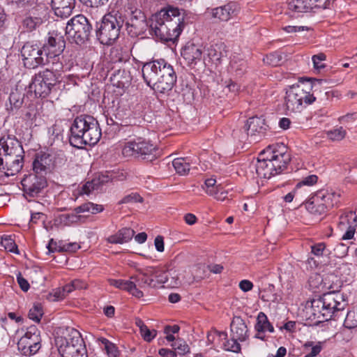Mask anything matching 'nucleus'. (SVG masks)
<instances>
[{
	"instance_id": "f257e3e1",
	"label": "nucleus",
	"mask_w": 357,
	"mask_h": 357,
	"mask_svg": "<svg viewBox=\"0 0 357 357\" xmlns=\"http://www.w3.org/2000/svg\"><path fill=\"white\" fill-rule=\"evenodd\" d=\"M187 23L184 10L169 6L150 18V34L162 41L174 42Z\"/></svg>"
},
{
	"instance_id": "f03ea898",
	"label": "nucleus",
	"mask_w": 357,
	"mask_h": 357,
	"mask_svg": "<svg viewBox=\"0 0 357 357\" xmlns=\"http://www.w3.org/2000/svg\"><path fill=\"white\" fill-rule=\"evenodd\" d=\"M142 71L146 84L158 93L169 92L176 82L173 66L163 59L144 63Z\"/></svg>"
},
{
	"instance_id": "7ed1b4c3",
	"label": "nucleus",
	"mask_w": 357,
	"mask_h": 357,
	"mask_svg": "<svg viewBox=\"0 0 357 357\" xmlns=\"http://www.w3.org/2000/svg\"><path fill=\"white\" fill-rule=\"evenodd\" d=\"M98 121L90 115L77 116L70 126L69 142L71 146L82 149L86 145L96 144L101 137Z\"/></svg>"
},
{
	"instance_id": "20e7f679",
	"label": "nucleus",
	"mask_w": 357,
	"mask_h": 357,
	"mask_svg": "<svg viewBox=\"0 0 357 357\" xmlns=\"http://www.w3.org/2000/svg\"><path fill=\"white\" fill-rule=\"evenodd\" d=\"M340 287L339 285H330L328 288L331 292L307 301L305 306L307 319L321 323L331 319L335 311L342 310L343 307L334 294L339 291Z\"/></svg>"
},
{
	"instance_id": "39448f33",
	"label": "nucleus",
	"mask_w": 357,
	"mask_h": 357,
	"mask_svg": "<svg viewBox=\"0 0 357 357\" xmlns=\"http://www.w3.org/2000/svg\"><path fill=\"white\" fill-rule=\"evenodd\" d=\"M321 82L322 80L316 79L312 82L310 84V88L312 90V93L300 84H294L289 86L286 90L284 97L285 109L291 113L300 112L304 108L305 105L313 103L317 99L315 93Z\"/></svg>"
},
{
	"instance_id": "423d86ee",
	"label": "nucleus",
	"mask_w": 357,
	"mask_h": 357,
	"mask_svg": "<svg viewBox=\"0 0 357 357\" xmlns=\"http://www.w3.org/2000/svg\"><path fill=\"white\" fill-rule=\"evenodd\" d=\"M125 21L126 16L120 11L112 10L105 14L96 30L100 43L107 45H112L119 38Z\"/></svg>"
},
{
	"instance_id": "0eeeda50",
	"label": "nucleus",
	"mask_w": 357,
	"mask_h": 357,
	"mask_svg": "<svg viewBox=\"0 0 357 357\" xmlns=\"http://www.w3.org/2000/svg\"><path fill=\"white\" fill-rule=\"evenodd\" d=\"M122 154L125 157L133 156L151 162L159 156L160 151L150 141L138 138L126 144L122 149Z\"/></svg>"
},
{
	"instance_id": "6e6552de",
	"label": "nucleus",
	"mask_w": 357,
	"mask_h": 357,
	"mask_svg": "<svg viewBox=\"0 0 357 357\" xmlns=\"http://www.w3.org/2000/svg\"><path fill=\"white\" fill-rule=\"evenodd\" d=\"M92 25L83 15L71 18L66 26V35L77 45H82L89 40Z\"/></svg>"
},
{
	"instance_id": "1a4fd4ad",
	"label": "nucleus",
	"mask_w": 357,
	"mask_h": 357,
	"mask_svg": "<svg viewBox=\"0 0 357 357\" xmlns=\"http://www.w3.org/2000/svg\"><path fill=\"white\" fill-rule=\"evenodd\" d=\"M59 71H55L52 68L40 71L32 78L29 88L30 91H33L35 96L39 98L47 97L55 87L57 83L56 74Z\"/></svg>"
},
{
	"instance_id": "9d476101",
	"label": "nucleus",
	"mask_w": 357,
	"mask_h": 357,
	"mask_svg": "<svg viewBox=\"0 0 357 357\" xmlns=\"http://www.w3.org/2000/svg\"><path fill=\"white\" fill-rule=\"evenodd\" d=\"M65 47L66 42L63 37L57 34L55 36H49L47 40L43 45L42 49L45 58L50 60V63L55 71H61L63 68L59 56L63 52Z\"/></svg>"
},
{
	"instance_id": "9b49d317",
	"label": "nucleus",
	"mask_w": 357,
	"mask_h": 357,
	"mask_svg": "<svg viewBox=\"0 0 357 357\" xmlns=\"http://www.w3.org/2000/svg\"><path fill=\"white\" fill-rule=\"evenodd\" d=\"M24 65L27 68H36L40 66L50 64V60L45 58L44 51L37 43L28 41L21 48Z\"/></svg>"
},
{
	"instance_id": "f8f14e48",
	"label": "nucleus",
	"mask_w": 357,
	"mask_h": 357,
	"mask_svg": "<svg viewBox=\"0 0 357 357\" xmlns=\"http://www.w3.org/2000/svg\"><path fill=\"white\" fill-rule=\"evenodd\" d=\"M126 30L131 37L142 35L150 29V20L148 21L145 14L139 9L131 10L126 22Z\"/></svg>"
},
{
	"instance_id": "ddd939ff",
	"label": "nucleus",
	"mask_w": 357,
	"mask_h": 357,
	"mask_svg": "<svg viewBox=\"0 0 357 357\" xmlns=\"http://www.w3.org/2000/svg\"><path fill=\"white\" fill-rule=\"evenodd\" d=\"M40 332L36 326L29 328L26 333L17 342L19 351L24 356H31L38 351L41 347Z\"/></svg>"
},
{
	"instance_id": "4468645a",
	"label": "nucleus",
	"mask_w": 357,
	"mask_h": 357,
	"mask_svg": "<svg viewBox=\"0 0 357 357\" xmlns=\"http://www.w3.org/2000/svg\"><path fill=\"white\" fill-rule=\"evenodd\" d=\"M71 337L72 338H68V340H71V344L68 347L63 344L64 342L67 343L66 340L61 339L59 341V354L62 357H87L86 349L81 333L74 332Z\"/></svg>"
},
{
	"instance_id": "2eb2a0df",
	"label": "nucleus",
	"mask_w": 357,
	"mask_h": 357,
	"mask_svg": "<svg viewBox=\"0 0 357 357\" xmlns=\"http://www.w3.org/2000/svg\"><path fill=\"white\" fill-rule=\"evenodd\" d=\"M24 197H36L47 186V180L43 175L29 174L25 175L21 181Z\"/></svg>"
},
{
	"instance_id": "dca6fc26",
	"label": "nucleus",
	"mask_w": 357,
	"mask_h": 357,
	"mask_svg": "<svg viewBox=\"0 0 357 357\" xmlns=\"http://www.w3.org/2000/svg\"><path fill=\"white\" fill-rule=\"evenodd\" d=\"M335 194L328 193L326 191H319L306 204L307 210L314 215H321L326 213L327 208L332 207L333 203L332 198Z\"/></svg>"
},
{
	"instance_id": "f3484780",
	"label": "nucleus",
	"mask_w": 357,
	"mask_h": 357,
	"mask_svg": "<svg viewBox=\"0 0 357 357\" xmlns=\"http://www.w3.org/2000/svg\"><path fill=\"white\" fill-rule=\"evenodd\" d=\"M239 9L236 1H229L215 8H208L207 13L212 18L220 22H227L238 15Z\"/></svg>"
},
{
	"instance_id": "a211bd4d",
	"label": "nucleus",
	"mask_w": 357,
	"mask_h": 357,
	"mask_svg": "<svg viewBox=\"0 0 357 357\" xmlns=\"http://www.w3.org/2000/svg\"><path fill=\"white\" fill-rule=\"evenodd\" d=\"M267 128L264 119L254 116L247 121L243 129L251 141L257 142L265 135Z\"/></svg>"
},
{
	"instance_id": "6ab92c4d",
	"label": "nucleus",
	"mask_w": 357,
	"mask_h": 357,
	"mask_svg": "<svg viewBox=\"0 0 357 357\" xmlns=\"http://www.w3.org/2000/svg\"><path fill=\"white\" fill-rule=\"evenodd\" d=\"M24 151L12 153L2 158V165L0 169L6 170L7 175H15L20 172L24 165Z\"/></svg>"
},
{
	"instance_id": "aec40b11",
	"label": "nucleus",
	"mask_w": 357,
	"mask_h": 357,
	"mask_svg": "<svg viewBox=\"0 0 357 357\" xmlns=\"http://www.w3.org/2000/svg\"><path fill=\"white\" fill-rule=\"evenodd\" d=\"M45 15L44 6H34L29 10L22 22V27L28 32H32L38 28L43 23V17Z\"/></svg>"
},
{
	"instance_id": "412c9836",
	"label": "nucleus",
	"mask_w": 357,
	"mask_h": 357,
	"mask_svg": "<svg viewBox=\"0 0 357 357\" xmlns=\"http://www.w3.org/2000/svg\"><path fill=\"white\" fill-rule=\"evenodd\" d=\"M24 150L21 142L13 135H4L0 137V165L2 158Z\"/></svg>"
},
{
	"instance_id": "4be33fe9",
	"label": "nucleus",
	"mask_w": 357,
	"mask_h": 357,
	"mask_svg": "<svg viewBox=\"0 0 357 357\" xmlns=\"http://www.w3.org/2000/svg\"><path fill=\"white\" fill-rule=\"evenodd\" d=\"M356 227L357 215L353 211H349L340 217L338 228L342 231L346 229V232L342 237L343 240L351 239L355 234Z\"/></svg>"
},
{
	"instance_id": "5701e85b",
	"label": "nucleus",
	"mask_w": 357,
	"mask_h": 357,
	"mask_svg": "<svg viewBox=\"0 0 357 357\" xmlns=\"http://www.w3.org/2000/svg\"><path fill=\"white\" fill-rule=\"evenodd\" d=\"M154 268L146 267L143 269L138 271L139 273L135 276H132L130 278L134 280L135 284L142 288L149 287L151 288L156 287V282L154 279Z\"/></svg>"
},
{
	"instance_id": "b1692460",
	"label": "nucleus",
	"mask_w": 357,
	"mask_h": 357,
	"mask_svg": "<svg viewBox=\"0 0 357 357\" xmlns=\"http://www.w3.org/2000/svg\"><path fill=\"white\" fill-rule=\"evenodd\" d=\"M181 56L189 65L196 64L202 58V46L188 43L181 50Z\"/></svg>"
},
{
	"instance_id": "393cba45",
	"label": "nucleus",
	"mask_w": 357,
	"mask_h": 357,
	"mask_svg": "<svg viewBox=\"0 0 357 357\" xmlns=\"http://www.w3.org/2000/svg\"><path fill=\"white\" fill-rule=\"evenodd\" d=\"M206 55L212 63L218 65L223 58L227 56V46L224 43L211 45L206 49Z\"/></svg>"
},
{
	"instance_id": "a878e982",
	"label": "nucleus",
	"mask_w": 357,
	"mask_h": 357,
	"mask_svg": "<svg viewBox=\"0 0 357 357\" xmlns=\"http://www.w3.org/2000/svg\"><path fill=\"white\" fill-rule=\"evenodd\" d=\"M75 6V0H52V6L56 16L61 18L70 16Z\"/></svg>"
},
{
	"instance_id": "bb28decb",
	"label": "nucleus",
	"mask_w": 357,
	"mask_h": 357,
	"mask_svg": "<svg viewBox=\"0 0 357 357\" xmlns=\"http://www.w3.org/2000/svg\"><path fill=\"white\" fill-rule=\"evenodd\" d=\"M231 336L241 342L246 340L248 337V328L244 321L239 317L233 319L231 325Z\"/></svg>"
},
{
	"instance_id": "cd10ccee",
	"label": "nucleus",
	"mask_w": 357,
	"mask_h": 357,
	"mask_svg": "<svg viewBox=\"0 0 357 357\" xmlns=\"http://www.w3.org/2000/svg\"><path fill=\"white\" fill-rule=\"evenodd\" d=\"M130 50L126 46L116 45L111 48L109 57L112 63H123L130 61Z\"/></svg>"
},
{
	"instance_id": "c85d7f7f",
	"label": "nucleus",
	"mask_w": 357,
	"mask_h": 357,
	"mask_svg": "<svg viewBox=\"0 0 357 357\" xmlns=\"http://www.w3.org/2000/svg\"><path fill=\"white\" fill-rule=\"evenodd\" d=\"M50 155L46 153L36 154L33 162V173L45 176L50 165Z\"/></svg>"
},
{
	"instance_id": "c756f323",
	"label": "nucleus",
	"mask_w": 357,
	"mask_h": 357,
	"mask_svg": "<svg viewBox=\"0 0 357 357\" xmlns=\"http://www.w3.org/2000/svg\"><path fill=\"white\" fill-rule=\"evenodd\" d=\"M113 85L118 88L128 87L132 81L130 73L126 69H118L114 71L110 77Z\"/></svg>"
},
{
	"instance_id": "7c9ffc66",
	"label": "nucleus",
	"mask_w": 357,
	"mask_h": 357,
	"mask_svg": "<svg viewBox=\"0 0 357 357\" xmlns=\"http://www.w3.org/2000/svg\"><path fill=\"white\" fill-rule=\"evenodd\" d=\"M111 285L120 289L126 290L130 293L136 298H142L144 296L143 292L137 288V284L130 280H111L109 281Z\"/></svg>"
},
{
	"instance_id": "2f4dec72",
	"label": "nucleus",
	"mask_w": 357,
	"mask_h": 357,
	"mask_svg": "<svg viewBox=\"0 0 357 357\" xmlns=\"http://www.w3.org/2000/svg\"><path fill=\"white\" fill-rule=\"evenodd\" d=\"M135 233V231L131 228L124 227L119 230L116 234L109 236L107 238V241L112 244H123L130 241Z\"/></svg>"
},
{
	"instance_id": "473e14b6",
	"label": "nucleus",
	"mask_w": 357,
	"mask_h": 357,
	"mask_svg": "<svg viewBox=\"0 0 357 357\" xmlns=\"http://www.w3.org/2000/svg\"><path fill=\"white\" fill-rule=\"evenodd\" d=\"M108 181V177L104 175H98L91 181H87L82 185L79 190V195H89L94 190H98L100 187Z\"/></svg>"
},
{
	"instance_id": "72a5a7b5",
	"label": "nucleus",
	"mask_w": 357,
	"mask_h": 357,
	"mask_svg": "<svg viewBox=\"0 0 357 357\" xmlns=\"http://www.w3.org/2000/svg\"><path fill=\"white\" fill-rule=\"evenodd\" d=\"M274 165L266 160L257 159L256 164V173L260 178H271L276 175L274 172Z\"/></svg>"
},
{
	"instance_id": "f704fd0d",
	"label": "nucleus",
	"mask_w": 357,
	"mask_h": 357,
	"mask_svg": "<svg viewBox=\"0 0 357 357\" xmlns=\"http://www.w3.org/2000/svg\"><path fill=\"white\" fill-rule=\"evenodd\" d=\"M310 1V0H291L288 2V9L296 13L310 12L312 10V3Z\"/></svg>"
},
{
	"instance_id": "c9c22d12",
	"label": "nucleus",
	"mask_w": 357,
	"mask_h": 357,
	"mask_svg": "<svg viewBox=\"0 0 357 357\" xmlns=\"http://www.w3.org/2000/svg\"><path fill=\"white\" fill-rule=\"evenodd\" d=\"M255 329L258 333H264L266 331L270 333L274 332V327L268 321L267 316L262 312H260L257 315Z\"/></svg>"
},
{
	"instance_id": "e433bc0d",
	"label": "nucleus",
	"mask_w": 357,
	"mask_h": 357,
	"mask_svg": "<svg viewBox=\"0 0 357 357\" xmlns=\"http://www.w3.org/2000/svg\"><path fill=\"white\" fill-rule=\"evenodd\" d=\"M79 333L77 330L71 328V327H66L64 328H60L59 333H58V335L55 337V344L57 347V349H59L60 348V344H59V341L61 340V339L66 340L67 343L64 342V346L66 345V347H68L71 344V340H68V338H72L71 335L73 333Z\"/></svg>"
},
{
	"instance_id": "4c0bfd02",
	"label": "nucleus",
	"mask_w": 357,
	"mask_h": 357,
	"mask_svg": "<svg viewBox=\"0 0 357 357\" xmlns=\"http://www.w3.org/2000/svg\"><path fill=\"white\" fill-rule=\"evenodd\" d=\"M172 165L177 174L185 175L190 171V164L188 158H175L172 162Z\"/></svg>"
},
{
	"instance_id": "58836bf2",
	"label": "nucleus",
	"mask_w": 357,
	"mask_h": 357,
	"mask_svg": "<svg viewBox=\"0 0 357 357\" xmlns=\"http://www.w3.org/2000/svg\"><path fill=\"white\" fill-rule=\"evenodd\" d=\"M104 208L102 205L95 204L92 202L84 203L74 208L75 213L90 212L92 214H96L102 212Z\"/></svg>"
},
{
	"instance_id": "ea45409f",
	"label": "nucleus",
	"mask_w": 357,
	"mask_h": 357,
	"mask_svg": "<svg viewBox=\"0 0 357 357\" xmlns=\"http://www.w3.org/2000/svg\"><path fill=\"white\" fill-rule=\"evenodd\" d=\"M271 148L273 149L272 150H273L274 156H272V158H281L286 161H290V155L289 153H287V148L284 144H282V143L275 144L271 145Z\"/></svg>"
},
{
	"instance_id": "a19ab883",
	"label": "nucleus",
	"mask_w": 357,
	"mask_h": 357,
	"mask_svg": "<svg viewBox=\"0 0 357 357\" xmlns=\"http://www.w3.org/2000/svg\"><path fill=\"white\" fill-rule=\"evenodd\" d=\"M154 279L156 282V287L158 284H168L169 277L172 275V271H162L159 268H154Z\"/></svg>"
},
{
	"instance_id": "79ce46f5",
	"label": "nucleus",
	"mask_w": 357,
	"mask_h": 357,
	"mask_svg": "<svg viewBox=\"0 0 357 357\" xmlns=\"http://www.w3.org/2000/svg\"><path fill=\"white\" fill-rule=\"evenodd\" d=\"M284 59V56L282 53L274 52L266 55V58L264 59V61L270 66H278L282 63Z\"/></svg>"
},
{
	"instance_id": "37998d69",
	"label": "nucleus",
	"mask_w": 357,
	"mask_h": 357,
	"mask_svg": "<svg viewBox=\"0 0 357 357\" xmlns=\"http://www.w3.org/2000/svg\"><path fill=\"white\" fill-rule=\"evenodd\" d=\"M171 346L174 351H176V355H185L190 352V347L188 344L183 339H176Z\"/></svg>"
},
{
	"instance_id": "c03bdc74",
	"label": "nucleus",
	"mask_w": 357,
	"mask_h": 357,
	"mask_svg": "<svg viewBox=\"0 0 357 357\" xmlns=\"http://www.w3.org/2000/svg\"><path fill=\"white\" fill-rule=\"evenodd\" d=\"M247 64L245 61H231L230 63V71L236 76L241 77L245 72Z\"/></svg>"
},
{
	"instance_id": "a18cd8bd",
	"label": "nucleus",
	"mask_w": 357,
	"mask_h": 357,
	"mask_svg": "<svg viewBox=\"0 0 357 357\" xmlns=\"http://www.w3.org/2000/svg\"><path fill=\"white\" fill-rule=\"evenodd\" d=\"M347 135L346 130L342 127L334 128L326 132L327 137L332 141H341Z\"/></svg>"
},
{
	"instance_id": "49530a36",
	"label": "nucleus",
	"mask_w": 357,
	"mask_h": 357,
	"mask_svg": "<svg viewBox=\"0 0 357 357\" xmlns=\"http://www.w3.org/2000/svg\"><path fill=\"white\" fill-rule=\"evenodd\" d=\"M311 252L316 257H321L324 255H328L330 251L326 248L325 243H318L311 245Z\"/></svg>"
},
{
	"instance_id": "de8ad7c7",
	"label": "nucleus",
	"mask_w": 357,
	"mask_h": 357,
	"mask_svg": "<svg viewBox=\"0 0 357 357\" xmlns=\"http://www.w3.org/2000/svg\"><path fill=\"white\" fill-rule=\"evenodd\" d=\"M1 244L6 250L16 254L19 253L17 246L10 236H6L2 237Z\"/></svg>"
},
{
	"instance_id": "09e8293b",
	"label": "nucleus",
	"mask_w": 357,
	"mask_h": 357,
	"mask_svg": "<svg viewBox=\"0 0 357 357\" xmlns=\"http://www.w3.org/2000/svg\"><path fill=\"white\" fill-rule=\"evenodd\" d=\"M238 341V340L233 339L232 337L231 336V339L229 340H227L223 344L224 349L226 351H232L234 353H239L241 351V347Z\"/></svg>"
},
{
	"instance_id": "8fccbe9b",
	"label": "nucleus",
	"mask_w": 357,
	"mask_h": 357,
	"mask_svg": "<svg viewBox=\"0 0 357 357\" xmlns=\"http://www.w3.org/2000/svg\"><path fill=\"white\" fill-rule=\"evenodd\" d=\"M207 194L214 196V197L219 201H225L227 199V191L222 190L218 186L215 189L206 190Z\"/></svg>"
},
{
	"instance_id": "3c124183",
	"label": "nucleus",
	"mask_w": 357,
	"mask_h": 357,
	"mask_svg": "<svg viewBox=\"0 0 357 357\" xmlns=\"http://www.w3.org/2000/svg\"><path fill=\"white\" fill-rule=\"evenodd\" d=\"M289 161L284 160L281 158H274L273 160L270 161L274 165V173L277 175L283 172L287 169V165Z\"/></svg>"
},
{
	"instance_id": "603ef678",
	"label": "nucleus",
	"mask_w": 357,
	"mask_h": 357,
	"mask_svg": "<svg viewBox=\"0 0 357 357\" xmlns=\"http://www.w3.org/2000/svg\"><path fill=\"white\" fill-rule=\"evenodd\" d=\"M42 307L39 305H35L29 312V317L36 322H39L43 316Z\"/></svg>"
},
{
	"instance_id": "864d4df0",
	"label": "nucleus",
	"mask_w": 357,
	"mask_h": 357,
	"mask_svg": "<svg viewBox=\"0 0 357 357\" xmlns=\"http://www.w3.org/2000/svg\"><path fill=\"white\" fill-rule=\"evenodd\" d=\"M73 286L72 285L71 282L66 284L62 287L61 289H58L55 291L54 296L56 298V299L60 300L65 298L68 294L74 291Z\"/></svg>"
},
{
	"instance_id": "5fc2aeb1",
	"label": "nucleus",
	"mask_w": 357,
	"mask_h": 357,
	"mask_svg": "<svg viewBox=\"0 0 357 357\" xmlns=\"http://www.w3.org/2000/svg\"><path fill=\"white\" fill-rule=\"evenodd\" d=\"M143 198L138 193H131L125 196L119 202L122 204H133L137 202H142Z\"/></svg>"
},
{
	"instance_id": "6e6d98bb",
	"label": "nucleus",
	"mask_w": 357,
	"mask_h": 357,
	"mask_svg": "<svg viewBox=\"0 0 357 357\" xmlns=\"http://www.w3.org/2000/svg\"><path fill=\"white\" fill-rule=\"evenodd\" d=\"M326 56L324 53H319L312 56V59L315 69L320 70L325 68V65L322 61L326 59Z\"/></svg>"
},
{
	"instance_id": "4d7b16f0",
	"label": "nucleus",
	"mask_w": 357,
	"mask_h": 357,
	"mask_svg": "<svg viewBox=\"0 0 357 357\" xmlns=\"http://www.w3.org/2000/svg\"><path fill=\"white\" fill-rule=\"evenodd\" d=\"M317 180L318 177L314 174L307 176V177L303 178V179L301 181L298 182L296 184V189H298V188H301L303 185H313L317 182Z\"/></svg>"
},
{
	"instance_id": "13d9d810",
	"label": "nucleus",
	"mask_w": 357,
	"mask_h": 357,
	"mask_svg": "<svg viewBox=\"0 0 357 357\" xmlns=\"http://www.w3.org/2000/svg\"><path fill=\"white\" fill-rule=\"evenodd\" d=\"M140 333L144 340L149 342L156 336L157 331L155 330L151 331L146 325L141 329Z\"/></svg>"
},
{
	"instance_id": "bf43d9fd",
	"label": "nucleus",
	"mask_w": 357,
	"mask_h": 357,
	"mask_svg": "<svg viewBox=\"0 0 357 357\" xmlns=\"http://www.w3.org/2000/svg\"><path fill=\"white\" fill-rule=\"evenodd\" d=\"M273 148H271V145H269L266 149L262 151L259 155L258 159L259 160H266L268 162L273 160L275 158H272V156H274L273 152Z\"/></svg>"
},
{
	"instance_id": "052dcab7",
	"label": "nucleus",
	"mask_w": 357,
	"mask_h": 357,
	"mask_svg": "<svg viewBox=\"0 0 357 357\" xmlns=\"http://www.w3.org/2000/svg\"><path fill=\"white\" fill-rule=\"evenodd\" d=\"M357 119V113H347L344 116H341L338 118V121L343 124H349L354 122Z\"/></svg>"
},
{
	"instance_id": "680f3d73",
	"label": "nucleus",
	"mask_w": 357,
	"mask_h": 357,
	"mask_svg": "<svg viewBox=\"0 0 357 357\" xmlns=\"http://www.w3.org/2000/svg\"><path fill=\"white\" fill-rule=\"evenodd\" d=\"M80 248L77 243H69L59 246V252H75Z\"/></svg>"
},
{
	"instance_id": "e2e57ef3",
	"label": "nucleus",
	"mask_w": 357,
	"mask_h": 357,
	"mask_svg": "<svg viewBox=\"0 0 357 357\" xmlns=\"http://www.w3.org/2000/svg\"><path fill=\"white\" fill-rule=\"evenodd\" d=\"M37 1L38 0H15V2L18 5V6L23 7L26 9L39 6L37 4Z\"/></svg>"
},
{
	"instance_id": "0e129e2a",
	"label": "nucleus",
	"mask_w": 357,
	"mask_h": 357,
	"mask_svg": "<svg viewBox=\"0 0 357 357\" xmlns=\"http://www.w3.org/2000/svg\"><path fill=\"white\" fill-rule=\"evenodd\" d=\"M17 281L23 291H27L29 289L30 285L28 281L22 277L20 272L17 275Z\"/></svg>"
},
{
	"instance_id": "69168bd1",
	"label": "nucleus",
	"mask_w": 357,
	"mask_h": 357,
	"mask_svg": "<svg viewBox=\"0 0 357 357\" xmlns=\"http://www.w3.org/2000/svg\"><path fill=\"white\" fill-rule=\"evenodd\" d=\"M105 350L109 357H119L120 354L119 350L113 342L107 347Z\"/></svg>"
},
{
	"instance_id": "338daca9",
	"label": "nucleus",
	"mask_w": 357,
	"mask_h": 357,
	"mask_svg": "<svg viewBox=\"0 0 357 357\" xmlns=\"http://www.w3.org/2000/svg\"><path fill=\"white\" fill-rule=\"evenodd\" d=\"M109 0H80L84 4L87 6L98 8L100 6L104 5Z\"/></svg>"
},
{
	"instance_id": "774afa93",
	"label": "nucleus",
	"mask_w": 357,
	"mask_h": 357,
	"mask_svg": "<svg viewBox=\"0 0 357 357\" xmlns=\"http://www.w3.org/2000/svg\"><path fill=\"white\" fill-rule=\"evenodd\" d=\"M322 349L320 342L316 344L314 347H312L310 351L305 354L304 357H315L318 355Z\"/></svg>"
}]
</instances>
